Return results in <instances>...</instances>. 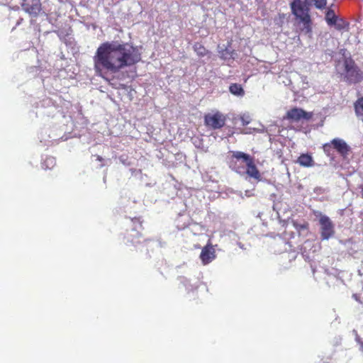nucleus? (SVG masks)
<instances>
[{
  "instance_id": "obj_1",
  "label": "nucleus",
  "mask_w": 363,
  "mask_h": 363,
  "mask_svg": "<svg viewBox=\"0 0 363 363\" xmlns=\"http://www.w3.org/2000/svg\"><path fill=\"white\" fill-rule=\"evenodd\" d=\"M141 60L138 47H99L94 57L95 67H101L116 73Z\"/></svg>"
},
{
  "instance_id": "obj_2",
  "label": "nucleus",
  "mask_w": 363,
  "mask_h": 363,
  "mask_svg": "<svg viewBox=\"0 0 363 363\" xmlns=\"http://www.w3.org/2000/svg\"><path fill=\"white\" fill-rule=\"evenodd\" d=\"M342 60L335 65L336 72L343 80L349 84H357L363 80V72L356 65L351 55L345 48L341 49Z\"/></svg>"
},
{
  "instance_id": "obj_3",
  "label": "nucleus",
  "mask_w": 363,
  "mask_h": 363,
  "mask_svg": "<svg viewBox=\"0 0 363 363\" xmlns=\"http://www.w3.org/2000/svg\"><path fill=\"white\" fill-rule=\"evenodd\" d=\"M230 167L238 174L245 172L249 177L257 182L262 179L261 174L255 164L254 158L243 152H232Z\"/></svg>"
},
{
  "instance_id": "obj_4",
  "label": "nucleus",
  "mask_w": 363,
  "mask_h": 363,
  "mask_svg": "<svg viewBox=\"0 0 363 363\" xmlns=\"http://www.w3.org/2000/svg\"><path fill=\"white\" fill-rule=\"evenodd\" d=\"M291 9L301 30L306 33H310L312 29V23L309 9L306 4L301 0H294L291 3Z\"/></svg>"
},
{
  "instance_id": "obj_5",
  "label": "nucleus",
  "mask_w": 363,
  "mask_h": 363,
  "mask_svg": "<svg viewBox=\"0 0 363 363\" xmlns=\"http://www.w3.org/2000/svg\"><path fill=\"white\" fill-rule=\"evenodd\" d=\"M143 221L140 218H130L127 224L123 239L126 244L135 245L140 242V239L143 237Z\"/></svg>"
},
{
  "instance_id": "obj_6",
  "label": "nucleus",
  "mask_w": 363,
  "mask_h": 363,
  "mask_svg": "<svg viewBox=\"0 0 363 363\" xmlns=\"http://www.w3.org/2000/svg\"><path fill=\"white\" fill-rule=\"evenodd\" d=\"M225 121L226 117L219 111L214 113H207L204 116L205 125L214 130L223 128Z\"/></svg>"
},
{
  "instance_id": "obj_7",
  "label": "nucleus",
  "mask_w": 363,
  "mask_h": 363,
  "mask_svg": "<svg viewBox=\"0 0 363 363\" xmlns=\"http://www.w3.org/2000/svg\"><path fill=\"white\" fill-rule=\"evenodd\" d=\"M332 147L342 156L347 155L350 151V147L347 143L340 138H335L330 143H325L323 146V151L327 155H330Z\"/></svg>"
},
{
  "instance_id": "obj_8",
  "label": "nucleus",
  "mask_w": 363,
  "mask_h": 363,
  "mask_svg": "<svg viewBox=\"0 0 363 363\" xmlns=\"http://www.w3.org/2000/svg\"><path fill=\"white\" fill-rule=\"evenodd\" d=\"M312 117L311 112H306L300 108H293L286 112L285 118L291 122H298L301 120L309 121Z\"/></svg>"
},
{
  "instance_id": "obj_9",
  "label": "nucleus",
  "mask_w": 363,
  "mask_h": 363,
  "mask_svg": "<svg viewBox=\"0 0 363 363\" xmlns=\"http://www.w3.org/2000/svg\"><path fill=\"white\" fill-rule=\"evenodd\" d=\"M321 228V238L328 240L334 234V226L330 219L326 216H321L319 220Z\"/></svg>"
},
{
  "instance_id": "obj_10",
  "label": "nucleus",
  "mask_w": 363,
  "mask_h": 363,
  "mask_svg": "<svg viewBox=\"0 0 363 363\" xmlns=\"http://www.w3.org/2000/svg\"><path fill=\"white\" fill-rule=\"evenodd\" d=\"M21 6L31 16H36L41 11L40 0H22Z\"/></svg>"
},
{
  "instance_id": "obj_11",
  "label": "nucleus",
  "mask_w": 363,
  "mask_h": 363,
  "mask_svg": "<svg viewBox=\"0 0 363 363\" xmlns=\"http://www.w3.org/2000/svg\"><path fill=\"white\" fill-rule=\"evenodd\" d=\"M216 257V250L212 244L209 242L202 248L200 254V259L203 264L206 265L215 259Z\"/></svg>"
},
{
  "instance_id": "obj_12",
  "label": "nucleus",
  "mask_w": 363,
  "mask_h": 363,
  "mask_svg": "<svg viewBox=\"0 0 363 363\" xmlns=\"http://www.w3.org/2000/svg\"><path fill=\"white\" fill-rule=\"evenodd\" d=\"M296 162L301 167H311L314 165V160L311 155L302 153L298 157Z\"/></svg>"
},
{
  "instance_id": "obj_13",
  "label": "nucleus",
  "mask_w": 363,
  "mask_h": 363,
  "mask_svg": "<svg viewBox=\"0 0 363 363\" xmlns=\"http://www.w3.org/2000/svg\"><path fill=\"white\" fill-rule=\"evenodd\" d=\"M291 223L296 230L298 232L299 235L302 233L303 231H308L309 228V224L307 221L303 220L302 222H299L297 220H293Z\"/></svg>"
},
{
  "instance_id": "obj_14",
  "label": "nucleus",
  "mask_w": 363,
  "mask_h": 363,
  "mask_svg": "<svg viewBox=\"0 0 363 363\" xmlns=\"http://www.w3.org/2000/svg\"><path fill=\"white\" fill-rule=\"evenodd\" d=\"M354 108L357 116L363 122V96L354 103Z\"/></svg>"
},
{
  "instance_id": "obj_15",
  "label": "nucleus",
  "mask_w": 363,
  "mask_h": 363,
  "mask_svg": "<svg viewBox=\"0 0 363 363\" xmlns=\"http://www.w3.org/2000/svg\"><path fill=\"white\" fill-rule=\"evenodd\" d=\"M332 26H334L335 29L338 30H343L347 29L349 26V23L345 21L344 19L340 18H337L333 23Z\"/></svg>"
},
{
  "instance_id": "obj_16",
  "label": "nucleus",
  "mask_w": 363,
  "mask_h": 363,
  "mask_svg": "<svg viewBox=\"0 0 363 363\" xmlns=\"http://www.w3.org/2000/svg\"><path fill=\"white\" fill-rule=\"evenodd\" d=\"M229 91L232 94L238 96H242L245 94V91L242 86L237 83L230 84L229 87Z\"/></svg>"
},
{
  "instance_id": "obj_17",
  "label": "nucleus",
  "mask_w": 363,
  "mask_h": 363,
  "mask_svg": "<svg viewBox=\"0 0 363 363\" xmlns=\"http://www.w3.org/2000/svg\"><path fill=\"white\" fill-rule=\"evenodd\" d=\"M338 16H336L335 11L332 9H328L326 13H325V21L328 26H332V23L337 18Z\"/></svg>"
},
{
  "instance_id": "obj_18",
  "label": "nucleus",
  "mask_w": 363,
  "mask_h": 363,
  "mask_svg": "<svg viewBox=\"0 0 363 363\" xmlns=\"http://www.w3.org/2000/svg\"><path fill=\"white\" fill-rule=\"evenodd\" d=\"M308 3L313 2L315 8L318 9H323L327 4V0H306Z\"/></svg>"
},
{
  "instance_id": "obj_19",
  "label": "nucleus",
  "mask_w": 363,
  "mask_h": 363,
  "mask_svg": "<svg viewBox=\"0 0 363 363\" xmlns=\"http://www.w3.org/2000/svg\"><path fill=\"white\" fill-rule=\"evenodd\" d=\"M194 50L199 55H205L208 51L206 50L205 47H194Z\"/></svg>"
},
{
  "instance_id": "obj_20",
  "label": "nucleus",
  "mask_w": 363,
  "mask_h": 363,
  "mask_svg": "<svg viewBox=\"0 0 363 363\" xmlns=\"http://www.w3.org/2000/svg\"><path fill=\"white\" fill-rule=\"evenodd\" d=\"M96 160H98L99 162H102L104 160L103 157L100 155H96Z\"/></svg>"
},
{
  "instance_id": "obj_21",
  "label": "nucleus",
  "mask_w": 363,
  "mask_h": 363,
  "mask_svg": "<svg viewBox=\"0 0 363 363\" xmlns=\"http://www.w3.org/2000/svg\"><path fill=\"white\" fill-rule=\"evenodd\" d=\"M22 21H23V18H19V19L18 20V21L16 22V26L20 25V24L21 23Z\"/></svg>"
},
{
  "instance_id": "obj_22",
  "label": "nucleus",
  "mask_w": 363,
  "mask_h": 363,
  "mask_svg": "<svg viewBox=\"0 0 363 363\" xmlns=\"http://www.w3.org/2000/svg\"><path fill=\"white\" fill-rule=\"evenodd\" d=\"M238 166H244L245 162H243L242 160L238 162Z\"/></svg>"
},
{
  "instance_id": "obj_23",
  "label": "nucleus",
  "mask_w": 363,
  "mask_h": 363,
  "mask_svg": "<svg viewBox=\"0 0 363 363\" xmlns=\"http://www.w3.org/2000/svg\"><path fill=\"white\" fill-rule=\"evenodd\" d=\"M101 45L105 46V45H111L109 44L108 43H104L101 44Z\"/></svg>"
},
{
  "instance_id": "obj_24",
  "label": "nucleus",
  "mask_w": 363,
  "mask_h": 363,
  "mask_svg": "<svg viewBox=\"0 0 363 363\" xmlns=\"http://www.w3.org/2000/svg\"><path fill=\"white\" fill-rule=\"evenodd\" d=\"M60 2H63L64 0H58Z\"/></svg>"
},
{
  "instance_id": "obj_25",
  "label": "nucleus",
  "mask_w": 363,
  "mask_h": 363,
  "mask_svg": "<svg viewBox=\"0 0 363 363\" xmlns=\"http://www.w3.org/2000/svg\"><path fill=\"white\" fill-rule=\"evenodd\" d=\"M362 198H363V188H362Z\"/></svg>"
}]
</instances>
